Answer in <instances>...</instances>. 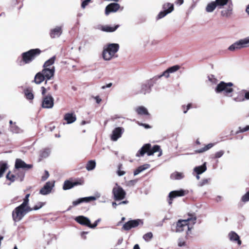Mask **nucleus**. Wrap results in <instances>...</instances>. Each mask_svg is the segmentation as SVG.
I'll return each instance as SVG.
<instances>
[{
  "label": "nucleus",
  "mask_w": 249,
  "mask_h": 249,
  "mask_svg": "<svg viewBox=\"0 0 249 249\" xmlns=\"http://www.w3.org/2000/svg\"><path fill=\"white\" fill-rule=\"evenodd\" d=\"M196 221V217L194 216L183 220H179L177 223L176 231H185L187 234L193 227Z\"/></svg>",
  "instance_id": "f257e3e1"
},
{
  "label": "nucleus",
  "mask_w": 249,
  "mask_h": 249,
  "mask_svg": "<svg viewBox=\"0 0 249 249\" xmlns=\"http://www.w3.org/2000/svg\"><path fill=\"white\" fill-rule=\"evenodd\" d=\"M119 45L117 43H111L105 46L103 52V57L105 60L108 61L115 57L118 52Z\"/></svg>",
  "instance_id": "f03ea898"
},
{
  "label": "nucleus",
  "mask_w": 249,
  "mask_h": 249,
  "mask_svg": "<svg viewBox=\"0 0 249 249\" xmlns=\"http://www.w3.org/2000/svg\"><path fill=\"white\" fill-rule=\"evenodd\" d=\"M32 210V209L29 206H25L21 204L13 211L12 217L14 221L15 222L19 221L28 212Z\"/></svg>",
  "instance_id": "7ed1b4c3"
},
{
  "label": "nucleus",
  "mask_w": 249,
  "mask_h": 249,
  "mask_svg": "<svg viewBox=\"0 0 249 249\" xmlns=\"http://www.w3.org/2000/svg\"><path fill=\"white\" fill-rule=\"evenodd\" d=\"M157 152H160L158 157H160L162 154V151L159 145H154L152 148H151V144L147 143L144 144L138 152L136 154V156H142L146 153L148 156H151Z\"/></svg>",
  "instance_id": "20e7f679"
},
{
  "label": "nucleus",
  "mask_w": 249,
  "mask_h": 249,
  "mask_svg": "<svg viewBox=\"0 0 249 249\" xmlns=\"http://www.w3.org/2000/svg\"><path fill=\"white\" fill-rule=\"evenodd\" d=\"M232 86V83L221 82L217 85L215 90L217 93L223 92L226 95L229 96V94L233 91Z\"/></svg>",
  "instance_id": "39448f33"
},
{
  "label": "nucleus",
  "mask_w": 249,
  "mask_h": 249,
  "mask_svg": "<svg viewBox=\"0 0 249 249\" xmlns=\"http://www.w3.org/2000/svg\"><path fill=\"white\" fill-rule=\"evenodd\" d=\"M40 53V50L38 49H32L22 54V60L26 63L31 62Z\"/></svg>",
  "instance_id": "423d86ee"
},
{
  "label": "nucleus",
  "mask_w": 249,
  "mask_h": 249,
  "mask_svg": "<svg viewBox=\"0 0 249 249\" xmlns=\"http://www.w3.org/2000/svg\"><path fill=\"white\" fill-rule=\"evenodd\" d=\"M112 193L115 200H122L126 195L125 192L124 190L117 184H116L112 190Z\"/></svg>",
  "instance_id": "0eeeda50"
},
{
  "label": "nucleus",
  "mask_w": 249,
  "mask_h": 249,
  "mask_svg": "<svg viewBox=\"0 0 249 249\" xmlns=\"http://www.w3.org/2000/svg\"><path fill=\"white\" fill-rule=\"evenodd\" d=\"M163 11L160 12L157 16V19H160L164 17L167 14L170 13L174 10V5L173 4L167 3L163 5Z\"/></svg>",
  "instance_id": "6e6552de"
},
{
  "label": "nucleus",
  "mask_w": 249,
  "mask_h": 249,
  "mask_svg": "<svg viewBox=\"0 0 249 249\" xmlns=\"http://www.w3.org/2000/svg\"><path fill=\"white\" fill-rule=\"evenodd\" d=\"M142 224L143 222L141 219L130 220L124 225L123 228L124 230L128 231L132 228H135L139 225H142Z\"/></svg>",
  "instance_id": "1a4fd4ad"
},
{
  "label": "nucleus",
  "mask_w": 249,
  "mask_h": 249,
  "mask_svg": "<svg viewBox=\"0 0 249 249\" xmlns=\"http://www.w3.org/2000/svg\"><path fill=\"white\" fill-rule=\"evenodd\" d=\"M55 72L54 67H51L50 68H44L41 71L43 76L47 80L51 79L54 76Z\"/></svg>",
  "instance_id": "9d476101"
},
{
  "label": "nucleus",
  "mask_w": 249,
  "mask_h": 249,
  "mask_svg": "<svg viewBox=\"0 0 249 249\" xmlns=\"http://www.w3.org/2000/svg\"><path fill=\"white\" fill-rule=\"evenodd\" d=\"M187 191L180 189L179 190H177V191H173L171 192L169 194V197L170 198V199L168 201V203L169 204H172V200L177 197V196H185L186 194H187Z\"/></svg>",
  "instance_id": "9b49d317"
},
{
  "label": "nucleus",
  "mask_w": 249,
  "mask_h": 249,
  "mask_svg": "<svg viewBox=\"0 0 249 249\" xmlns=\"http://www.w3.org/2000/svg\"><path fill=\"white\" fill-rule=\"evenodd\" d=\"M84 183V181L82 179H79L77 181L71 182L69 180H66L64 182L63 189L64 190L70 189L74 186L82 185Z\"/></svg>",
  "instance_id": "f8f14e48"
},
{
  "label": "nucleus",
  "mask_w": 249,
  "mask_h": 249,
  "mask_svg": "<svg viewBox=\"0 0 249 249\" xmlns=\"http://www.w3.org/2000/svg\"><path fill=\"white\" fill-rule=\"evenodd\" d=\"M53 106V98L51 95H48L44 98L42 107L43 108H51Z\"/></svg>",
  "instance_id": "ddd939ff"
},
{
  "label": "nucleus",
  "mask_w": 249,
  "mask_h": 249,
  "mask_svg": "<svg viewBox=\"0 0 249 249\" xmlns=\"http://www.w3.org/2000/svg\"><path fill=\"white\" fill-rule=\"evenodd\" d=\"M120 8V5L118 3H110L106 7L105 14L106 15H108L111 12H116Z\"/></svg>",
  "instance_id": "4468645a"
},
{
  "label": "nucleus",
  "mask_w": 249,
  "mask_h": 249,
  "mask_svg": "<svg viewBox=\"0 0 249 249\" xmlns=\"http://www.w3.org/2000/svg\"><path fill=\"white\" fill-rule=\"evenodd\" d=\"M124 132V129L121 127H116L113 131L111 135V139L113 141H116L120 138Z\"/></svg>",
  "instance_id": "2eb2a0df"
},
{
  "label": "nucleus",
  "mask_w": 249,
  "mask_h": 249,
  "mask_svg": "<svg viewBox=\"0 0 249 249\" xmlns=\"http://www.w3.org/2000/svg\"><path fill=\"white\" fill-rule=\"evenodd\" d=\"M246 45L244 39H240L236 41L229 47V50L231 51H233L236 49H241L242 48L246 47Z\"/></svg>",
  "instance_id": "dca6fc26"
},
{
  "label": "nucleus",
  "mask_w": 249,
  "mask_h": 249,
  "mask_svg": "<svg viewBox=\"0 0 249 249\" xmlns=\"http://www.w3.org/2000/svg\"><path fill=\"white\" fill-rule=\"evenodd\" d=\"M53 186V183L47 182L44 187L40 190V194L42 195H46L51 193V190Z\"/></svg>",
  "instance_id": "f3484780"
},
{
  "label": "nucleus",
  "mask_w": 249,
  "mask_h": 249,
  "mask_svg": "<svg viewBox=\"0 0 249 249\" xmlns=\"http://www.w3.org/2000/svg\"><path fill=\"white\" fill-rule=\"evenodd\" d=\"M32 167L31 164H27L24 161L20 159H17L15 162V168L16 169H30Z\"/></svg>",
  "instance_id": "a211bd4d"
},
{
  "label": "nucleus",
  "mask_w": 249,
  "mask_h": 249,
  "mask_svg": "<svg viewBox=\"0 0 249 249\" xmlns=\"http://www.w3.org/2000/svg\"><path fill=\"white\" fill-rule=\"evenodd\" d=\"M233 5L232 3L229 4L227 6V7L223 10H222L221 12V16L223 17L229 18L230 17L232 13V8Z\"/></svg>",
  "instance_id": "6ab92c4d"
},
{
  "label": "nucleus",
  "mask_w": 249,
  "mask_h": 249,
  "mask_svg": "<svg viewBox=\"0 0 249 249\" xmlns=\"http://www.w3.org/2000/svg\"><path fill=\"white\" fill-rule=\"evenodd\" d=\"M230 240L232 242H236L238 245H241V241L240 240L239 236L234 231H231L228 234Z\"/></svg>",
  "instance_id": "aec40b11"
},
{
  "label": "nucleus",
  "mask_w": 249,
  "mask_h": 249,
  "mask_svg": "<svg viewBox=\"0 0 249 249\" xmlns=\"http://www.w3.org/2000/svg\"><path fill=\"white\" fill-rule=\"evenodd\" d=\"M62 33V27L57 26L51 30L50 36L52 38L58 37L61 35Z\"/></svg>",
  "instance_id": "412c9836"
},
{
  "label": "nucleus",
  "mask_w": 249,
  "mask_h": 249,
  "mask_svg": "<svg viewBox=\"0 0 249 249\" xmlns=\"http://www.w3.org/2000/svg\"><path fill=\"white\" fill-rule=\"evenodd\" d=\"M75 219L79 224L86 225L89 227L90 220L87 217L83 216H79L76 217Z\"/></svg>",
  "instance_id": "4be33fe9"
},
{
  "label": "nucleus",
  "mask_w": 249,
  "mask_h": 249,
  "mask_svg": "<svg viewBox=\"0 0 249 249\" xmlns=\"http://www.w3.org/2000/svg\"><path fill=\"white\" fill-rule=\"evenodd\" d=\"M217 4V7L219 9H221L225 5H229L232 3L231 0H215Z\"/></svg>",
  "instance_id": "5701e85b"
},
{
  "label": "nucleus",
  "mask_w": 249,
  "mask_h": 249,
  "mask_svg": "<svg viewBox=\"0 0 249 249\" xmlns=\"http://www.w3.org/2000/svg\"><path fill=\"white\" fill-rule=\"evenodd\" d=\"M64 120L67 122V124H71L76 120V116L73 113H67L65 115Z\"/></svg>",
  "instance_id": "b1692460"
},
{
  "label": "nucleus",
  "mask_w": 249,
  "mask_h": 249,
  "mask_svg": "<svg viewBox=\"0 0 249 249\" xmlns=\"http://www.w3.org/2000/svg\"><path fill=\"white\" fill-rule=\"evenodd\" d=\"M207 170L206 167V163L205 162L203 165L199 166H196L194 169V172H195L197 174L200 175L204 172H205Z\"/></svg>",
  "instance_id": "393cba45"
},
{
  "label": "nucleus",
  "mask_w": 249,
  "mask_h": 249,
  "mask_svg": "<svg viewBox=\"0 0 249 249\" xmlns=\"http://www.w3.org/2000/svg\"><path fill=\"white\" fill-rule=\"evenodd\" d=\"M46 79L43 76L41 71L38 72L36 74L35 77L34 81L36 84H40Z\"/></svg>",
  "instance_id": "a878e982"
},
{
  "label": "nucleus",
  "mask_w": 249,
  "mask_h": 249,
  "mask_svg": "<svg viewBox=\"0 0 249 249\" xmlns=\"http://www.w3.org/2000/svg\"><path fill=\"white\" fill-rule=\"evenodd\" d=\"M138 114L140 115H148L149 113L147 109L143 106H140L135 109Z\"/></svg>",
  "instance_id": "bb28decb"
},
{
  "label": "nucleus",
  "mask_w": 249,
  "mask_h": 249,
  "mask_svg": "<svg viewBox=\"0 0 249 249\" xmlns=\"http://www.w3.org/2000/svg\"><path fill=\"white\" fill-rule=\"evenodd\" d=\"M119 27V25H116L112 27L108 25L102 26L101 28V30L104 32H112L115 31Z\"/></svg>",
  "instance_id": "cd10ccee"
},
{
  "label": "nucleus",
  "mask_w": 249,
  "mask_h": 249,
  "mask_svg": "<svg viewBox=\"0 0 249 249\" xmlns=\"http://www.w3.org/2000/svg\"><path fill=\"white\" fill-rule=\"evenodd\" d=\"M217 7L216 1H212L208 3L206 7V10L207 12L211 13L213 12Z\"/></svg>",
  "instance_id": "c85d7f7f"
},
{
  "label": "nucleus",
  "mask_w": 249,
  "mask_h": 249,
  "mask_svg": "<svg viewBox=\"0 0 249 249\" xmlns=\"http://www.w3.org/2000/svg\"><path fill=\"white\" fill-rule=\"evenodd\" d=\"M184 176L183 173L175 172L171 175V178L172 179H181L184 178Z\"/></svg>",
  "instance_id": "c756f323"
},
{
  "label": "nucleus",
  "mask_w": 249,
  "mask_h": 249,
  "mask_svg": "<svg viewBox=\"0 0 249 249\" xmlns=\"http://www.w3.org/2000/svg\"><path fill=\"white\" fill-rule=\"evenodd\" d=\"M55 59V57L54 56H53L47 61H46L43 65V67L47 68H50L51 67H53V65L54 63Z\"/></svg>",
  "instance_id": "7c9ffc66"
},
{
  "label": "nucleus",
  "mask_w": 249,
  "mask_h": 249,
  "mask_svg": "<svg viewBox=\"0 0 249 249\" xmlns=\"http://www.w3.org/2000/svg\"><path fill=\"white\" fill-rule=\"evenodd\" d=\"M8 168L7 163L3 162H0V178L2 177L5 171Z\"/></svg>",
  "instance_id": "2f4dec72"
},
{
  "label": "nucleus",
  "mask_w": 249,
  "mask_h": 249,
  "mask_svg": "<svg viewBox=\"0 0 249 249\" xmlns=\"http://www.w3.org/2000/svg\"><path fill=\"white\" fill-rule=\"evenodd\" d=\"M96 166V162L94 160L89 161L86 165V169L88 171L93 170Z\"/></svg>",
  "instance_id": "473e14b6"
},
{
  "label": "nucleus",
  "mask_w": 249,
  "mask_h": 249,
  "mask_svg": "<svg viewBox=\"0 0 249 249\" xmlns=\"http://www.w3.org/2000/svg\"><path fill=\"white\" fill-rule=\"evenodd\" d=\"M50 153L51 150L49 148L44 149L40 152V156L43 158H46L50 155Z\"/></svg>",
  "instance_id": "72a5a7b5"
},
{
  "label": "nucleus",
  "mask_w": 249,
  "mask_h": 249,
  "mask_svg": "<svg viewBox=\"0 0 249 249\" xmlns=\"http://www.w3.org/2000/svg\"><path fill=\"white\" fill-rule=\"evenodd\" d=\"M100 196V195L99 194H96V196H89V197H83V201L84 202L85 201V202H89L90 201H92V200H96L97 198H99Z\"/></svg>",
  "instance_id": "f704fd0d"
},
{
  "label": "nucleus",
  "mask_w": 249,
  "mask_h": 249,
  "mask_svg": "<svg viewBox=\"0 0 249 249\" xmlns=\"http://www.w3.org/2000/svg\"><path fill=\"white\" fill-rule=\"evenodd\" d=\"M233 100L237 102H243L245 100L244 94L242 92H239L236 97L233 98Z\"/></svg>",
  "instance_id": "c9c22d12"
},
{
  "label": "nucleus",
  "mask_w": 249,
  "mask_h": 249,
  "mask_svg": "<svg viewBox=\"0 0 249 249\" xmlns=\"http://www.w3.org/2000/svg\"><path fill=\"white\" fill-rule=\"evenodd\" d=\"M214 146L213 143H209L207 145H206L204 147L199 149L198 150V152L199 153H202L205 151H207L208 150L211 148L212 147Z\"/></svg>",
  "instance_id": "e433bc0d"
},
{
  "label": "nucleus",
  "mask_w": 249,
  "mask_h": 249,
  "mask_svg": "<svg viewBox=\"0 0 249 249\" xmlns=\"http://www.w3.org/2000/svg\"><path fill=\"white\" fill-rule=\"evenodd\" d=\"M150 85L149 84H145L142 85V92L145 93L149 91Z\"/></svg>",
  "instance_id": "4c0bfd02"
},
{
  "label": "nucleus",
  "mask_w": 249,
  "mask_h": 249,
  "mask_svg": "<svg viewBox=\"0 0 249 249\" xmlns=\"http://www.w3.org/2000/svg\"><path fill=\"white\" fill-rule=\"evenodd\" d=\"M153 237V234L151 232H148L143 236V239L146 241H150Z\"/></svg>",
  "instance_id": "58836bf2"
},
{
  "label": "nucleus",
  "mask_w": 249,
  "mask_h": 249,
  "mask_svg": "<svg viewBox=\"0 0 249 249\" xmlns=\"http://www.w3.org/2000/svg\"><path fill=\"white\" fill-rule=\"evenodd\" d=\"M25 95L26 98L29 100H32L34 98V95L29 89L25 91Z\"/></svg>",
  "instance_id": "ea45409f"
},
{
  "label": "nucleus",
  "mask_w": 249,
  "mask_h": 249,
  "mask_svg": "<svg viewBox=\"0 0 249 249\" xmlns=\"http://www.w3.org/2000/svg\"><path fill=\"white\" fill-rule=\"evenodd\" d=\"M179 68L180 67L179 66L175 65V66H173L168 68L167 70H168V71L169 72V73H171L176 72V71L178 70Z\"/></svg>",
  "instance_id": "a19ab883"
},
{
  "label": "nucleus",
  "mask_w": 249,
  "mask_h": 249,
  "mask_svg": "<svg viewBox=\"0 0 249 249\" xmlns=\"http://www.w3.org/2000/svg\"><path fill=\"white\" fill-rule=\"evenodd\" d=\"M241 200L244 202H246L249 201V191L247 192L242 196Z\"/></svg>",
  "instance_id": "79ce46f5"
},
{
  "label": "nucleus",
  "mask_w": 249,
  "mask_h": 249,
  "mask_svg": "<svg viewBox=\"0 0 249 249\" xmlns=\"http://www.w3.org/2000/svg\"><path fill=\"white\" fill-rule=\"evenodd\" d=\"M150 167V165L149 164H145L143 165L140 166L138 167V169L141 172L144 171L145 170L148 169Z\"/></svg>",
  "instance_id": "37998d69"
},
{
  "label": "nucleus",
  "mask_w": 249,
  "mask_h": 249,
  "mask_svg": "<svg viewBox=\"0 0 249 249\" xmlns=\"http://www.w3.org/2000/svg\"><path fill=\"white\" fill-rule=\"evenodd\" d=\"M6 178L10 180L11 182H13L15 181V176L11 174L10 172H9L6 175Z\"/></svg>",
  "instance_id": "c03bdc74"
},
{
  "label": "nucleus",
  "mask_w": 249,
  "mask_h": 249,
  "mask_svg": "<svg viewBox=\"0 0 249 249\" xmlns=\"http://www.w3.org/2000/svg\"><path fill=\"white\" fill-rule=\"evenodd\" d=\"M249 130V125H247L245 127L242 128L241 127H239L238 128V130L237 133H243L246 132Z\"/></svg>",
  "instance_id": "a18cd8bd"
},
{
  "label": "nucleus",
  "mask_w": 249,
  "mask_h": 249,
  "mask_svg": "<svg viewBox=\"0 0 249 249\" xmlns=\"http://www.w3.org/2000/svg\"><path fill=\"white\" fill-rule=\"evenodd\" d=\"M30 196V194H27L25 196V197L23 199V202L22 204L25 206H28L29 203V197Z\"/></svg>",
  "instance_id": "49530a36"
},
{
  "label": "nucleus",
  "mask_w": 249,
  "mask_h": 249,
  "mask_svg": "<svg viewBox=\"0 0 249 249\" xmlns=\"http://www.w3.org/2000/svg\"><path fill=\"white\" fill-rule=\"evenodd\" d=\"M178 246L179 247H183L186 246V242L184 239H179L178 241Z\"/></svg>",
  "instance_id": "de8ad7c7"
},
{
  "label": "nucleus",
  "mask_w": 249,
  "mask_h": 249,
  "mask_svg": "<svg viewBox=\"0 0 249 249\" xmlns=\"http://www.w3.org/2000/svg\"><path fill=\"white\" fill-rule=\"evenodd\" d=\"M224 153V152L223 150H220L219 151H218L216 153H215V154L214 155V158H219L223 155Z\"/></svg>",
  "instance_id": "09e8293b"
},
{
  "label": "nucleus",
  "mask_w": 249,
  "mask_h": 249,
  "mask_svg": "<svg viewBox=\"0 0 249 249\" xmlns=\"http://www.w3.org/2000/svg\"><path fill=\"white\" fill-rule=\"evenodd\" d=\"M121 166H122V165L121 164L118 167L117 174L119 176H122L124 175L125 173V172L124 171H122L121 170Z\"/></svg>",
  "instance_id": "8fccbe9b"
},
{
  "label": "nucleus",
  "mask_w": 249,
  "mask_h": 249,
  "mask_svg": "<svg viewBox=\"0 0 249 249\" xmlns=\"http://www.w3.org/2000/svg\"><path fill=\"white\" fill-rule=\"evenodd\" d=\"M11 129L14 133H17L19 132V129L15 124L11 126Z\"/></svg>",
  "instance_id": "3c124183"
},
{
  "label": "nucleus",
  "mask_w": 249,
  "mask_h": 249,
  "mask_svg": "<svg viewBox=\"0 0 249 249\" xmlns=\"http://www.w3.org/2000/svg\"><path fill=\"white\" fill-rule=\"evenodd\" d=\"M169 72L168 71V70H166L165 71H164L162 74L159 76V78H160L162 76H165L166 77H168L169 76Z\"/></svg>",
  "instance_id": "603ef678"
},
{
  "label": "nucleus",
  "mask_w": 249,
  "mask_h": 249,
  "mask_svg": "<svg viewBox=\"0 0 249 249\" xmlns=\"http://www.w3.org/2000/svg\"><path fill=\"white\" fill-rule=\"evenodd\" d=\"M83 202H84L83 198H81L78 199V200L74 201L72 203L74 206H76Z\"/></svg>",
  "instance_id": "864d4df0"
},
{
  "label": "nucleus",
  "mask_w": 249,
  "mask_h": 249,
  "mask_svg": "<svg viewBox=\"0 0 249 249\" xmlns=\"http://www.w3.org/2000/svg\"><path fill=\"white\" fill-rule=\"evenodd\" d=\"M91 1V0H85L82 3V7L83 8H85V7L89 4V3Z\"/></svg>",
  "instance_id": "5fc2aeb1"
},
{
  "label": "nucleus",
  "mask_w": 249,
  "mask_h": 249,
  "mask_svg": "<svg viewBox=\"0 0 249 249\" xmlns=\"http://www.w3.org/2000/svg\"><path fill=\"white\" fill-rule=\"evenodd\" d=\"M100 221V219H98V220H97L93 224V225H91L90 223V225H89V228H94L95 227H96L98 223V222Z\"/></svg>",
  "instance_id": "6e6d98bb"
},
{
  "label": "nucleus",
  "mask_w": 249,
  "mask_h": 249,
  "mask_svg": "<svg viewBox=\"0 0 249 249\" xmlns=\"http://www.w3.org/2000/svg\"><path fill=\"white\" fill-rule=\"evenodd\" d=\"M49 176V174L48 171H45V175L42 177V179L43 180H45Z\"/></svg>",
  "instance_id": "4d7b16f0"
},
{
  "label": "nucleus",
  "mask_w": 249,
  "mask_h": 249,
  "mask_svg": "<svg viewBox=\"0 0 249 249\" xmlns=\"http://www.w3.org/2000/svg\"><path fill=\"white\" fill-rule=\"evenodd\" d=\"M245 42L246 43V46L249 47V36L248 37H246L245 38H244Z\"/></svg>",
  "instance_id": "13d9d810"
},
{
  "label": "nucleus",
  "mask_w": 249,
  "mask_h": 249,
  "mask_svg": "<svg viewBox=\"0 0 249 249\" xmlns=\"http://www.w3.org/2000/svg\"><path fill=\"white\" fill-rule=\"evenodd\" d=\"M43 205V203H40L39 204V206H35L34 208V210H38L39 209H40V208H41L42 207V206Z\"/></svg>",
  "instance_id": "bf43d9fd"
},
{
  "label": "nucleus",
  "mask_w": 249,
  "mask_h": 249,
  "mask_svg": "<svg viewBox=\"0 0 249 249\" xmlns=\"http://www.w3.org/2000/svg\"><path fill=\"white\" fill-rule=\"evenodd\" d=\"M97 103L99 104L101 101V99L99 96H96L94 97Z\"/></svg>",
  "instance_id": "052dcab7"
},
{
  "label": "nucleus",
  "mask_w": 249,
  "mask_h": 249,
  "mask_svg": "<svg viewBox=\"0 0 249 249\" xmlns=\"http://www.w3.org/2000/svg\"><path fill=\"white\" fill-rule=\"evenodd\" d=\"M137 182V180H132L129 181V184L133 185Z\"/></svg>",
  "instance_id": "680f3d73"
},
{
  "label": "nucleus",
  "mask_w": 249,
  "mask_h": 249,
  "mask_svg": "<svg viewBox=\"0 0 249 249\" xmlns=\"http://www.w3.org/2000/svg\"><path fill=\"white\" fill-rule=\"evenodd\" d=\"M111 86H112V83H110L107 84L106 86H103L102 87V89H105L107 88H110Z\"/></svg>",
  "instance_id": "e2e57ef3"
},
{
  "label": "nucleus",
  "mask_w": 249,
  "mask_h": 249,
  "mask_svg": "<svg viewBox=\"0 0 249 249\" xmlns=\"http://www.w3.org/2000/svg\"><path fill=\"white\" fill-rule=\"evenodd\" d=\"M140 173H141L140 172V171L138 169V168H137L134 172V176H136L137 175H138L139 174H140Z\"/></svg>",
  "instance_id": "0e129e2a"
},
{
  "label": "nucleus",
  "mask_w": 249,
  "mask_h": 249,
  "mask_svg": "<svg viewBox=\"0 0 249 249\" xmlns=\"http://www.w3.org/2000/svg\"><path fill=\"white\" fill-rule=\"evenodd\" d=\"M244 98L247 100H249V92H247L245 93Z\"/></svg>",
  "instance_id": "69168bd1"
},
{
  "label": "nucleus",
  "mask_w": 249,
  "mask_h": 249,
  "mask_svg": "<svg viewBox=\"0 0 249 249\" xmlns=\"http://www.w3.org/2000/svg\"><path fill=\"white\" fill-rule=\"evenodd\" d=\"M191 104H189L187 105L186 110H184V113H186L187 112L188 110H189V108L191 107Z\"/></svg>",
  "instance_id": "338daca9"
},
{
  "label": "nucleus",
  "mask_w": 249,
  "mask_h": 249,
  "mask_svg": "<svg viewBox=\"0 0 249 249\" xmlns=\"http://www.w3.org/2000/svg\"><path fill=\"white\" fill-rule=\"evenodd\" d=\"M133 249H140L139 246L138 244H136L134 246Z\"/></svg>",
  "instance_id": "774afa93"
}]
</instances>
